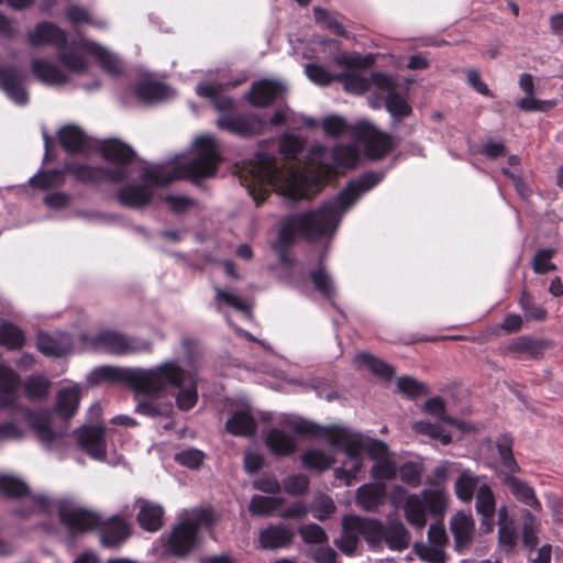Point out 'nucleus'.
I'll use <instances>...</instances> for the list:
<instances>
[{"mask_svg":"<svg viewBox=\"0 0 563 563\" xmlns=\"http://www.w3.org/2000/svg\"><path fill=\"white\" fill-rule=\"evenodd\" d=\"M87 382L125 383L134 391L135 412L152 419L172 418L174 407L166 397L170 388L177 390L175 402L180 411H189L199 399L198 372L191 364L184 367L179 357L146 368L98 366L87 375Z\"/></svg>","mask_w":563,"mask_h":563,"instance_id":"1","label":"nucleus"},{"mask_svg":"<svg viewBox=\"0 0 563 563\" xmlns=\"http://www.w3.org/2000/svg\"><path fill=\"white\" fill-rule=\"evenodd\" d=\"M390 165L379 170H366L353 178L333 197L322 201L317 209L292 213L280 224L277 239L272 244L280 263L291 265L290 250L298 234L311 242L334 236L343 217L368 191L383 181Z\"/></svg>","mask_w":563,"mask_h":563,"instance_id":"2","label":"nucleus"},{"mask_svg":"<svg viewBox=\"0 0 563 563\" xmlns=\"http://www.w3.org/2000/svg\"><path fill=\"white\" fill-rule=\"evenodd\" d=\"M390 165L379 170H366L353 178L333 197L322 201L317 209L292 213L280 224L277 239L272 244L280 263L291 265L290 250L298 234L311 242L334 236L343 217L368 191L383 181Z\"/></svg>","mask_w":563,"mask_h":563,"instance_id":"3","label":"nucleus"},{"mask_svg":"<svg viewBox=\"0 0 563 563\" xmlns=\"http://www.w3.org/2000/svg\"><path fill=\"white\" fill-rule=\"evenodd\" d=\"M196 152L189 158L175 154L163 163H145L141 168V184L122 186L117 194L119 202L128 208L140 209L153 198V189L166 186L178 179H190L198 184L212 177L220 162L217 140L211 135H200L194 141Z\"/></svg>","mask_w":563,"mask_h":563,"instance_id":"4","label":"nucleus"},{"mask_svg":"<svg viewBox=\"0 0 563 563\" xmlns=\"http://www.w3.org/2000/svg\"><path fill=\"white\" fill-rule=\"evenodd\" d=\"M55 511H57L60 523L66 527L71 536L98 529L100 542L106 548H117L130 536V527L119 516H113L104 521L96 512L76 505H58L54 499L49 498L45 494L37 493V527L49 532V525L40 521V516Z\"/></svg>","mask_w":563,"mask_h":563,"instance_id":"5","label":"nucleus"},{"mask_svg":"<svg viewBox=\"0 0 563 563\" xmlns=\"http://www.w3.org/2000/svg\"><path fill=\"white\" fill-rule=\"evenodd\" d=\"M99 151L113 166H91L86 163L66 162L65 169L77 181L98 188L103 184H121L132 177L139 162L135 151L118 139L101 140Z\"/></svg>","mask_w":563,"mask_h":563,"instance_id":"6","label":"nucleus"},{"mask_svg":"<svg viewBox=\"0 0 563 563\" xmlns=\"http://www.w3.org/2000/svg\"><path fill=\"white\" fill-rule=\"evenodd\" d=\"M80 399V387L74 384L58 390L53 408H37V442L58 459L66 451L69 421L77 413Z\"/></svg>","mask_w":563,"mask_h":563,"instance_id":"7","label":"nucleus"},{"mask_svg":"<svg viewBox=\"0 0 563 563\" xmlns=\"http://www.w3.org/2000/svg\"><path fill=\"white\" fill-rule=\"evenodd\" d=\"M86 55L93 56L99 67L108 75L118 77L123 74L124 63L118 54L86 38L73 41L70 46L60 54V64L69 73L84 74L88 69Z\"/></svg>","mask_w":563,"mask_h":563,"instance_id":"8","label":"nucleus"},{"mask_svg":"<svg viewBox=\"0 0 563 563\" xmlns=\"http://www.w3.org/2000/svg\"><path fill=\"white\" fill-rule=\"evenodd\" d=\"M253 178L282 196L296 201L305 197L299 175L286 172L279 166L276 157L267 152H257L251 170Z\"/></svg>","mask_w":563,"mask_h":563,"instance_id":"9","label":"nucleus"},{"mask_svg":"<svg viewBox=\"0 0 563 563\" xmlns=\"http://www.w3.org/2000/svg\"><path fill=\"white\" fill-rule=\"evenodd\" d=\"M214 522V514L210 508H194L176 525L168 536V551L179 558L187 556L197 545L198 533Z\"/></svg>","mask_w":563,"mask_h":563,"instance_id":"10","label":"nucleus"},{"mask_svg":"<svg viewBox=\"0 0 563 563\" xmlns=\"http://www.w3.org/2000/svg\"><path fill=\"white\" fill-rule=\"evenodd\" d=\"M331 445L341 450L346 456V461L341 466L334 468V477L343 481L346 485H351L363 467V455L361 453V450H363L362 433L338 434L332 438Z\"/></svg>","mask_w":563,"mask_h":563,"instance_id":"11","label":"nucleus"},{"mask_svg":"<svg viewBox=\"0 0 563 563\" xmlns=\"http://www.w3.org/2000/svg\"><path fill=\"white\" fill-rule=\"evenodd\" d=\"M22 379L20 375L9 365L0 367V407L15 411L24 424L35 430V411L18 405Z\"/></svg>","mask_w":563,"mask_h":563,"instance_id":"12","label":"nucleus"},{"mask_svg":"<svg viewBox=\"0 0 563 563\" xmlns=\"http://www.w3.org/2000/svg\"><path fill=\"white\" fill-rule=\"evenodd\" d=\"M92 345L113 355H128L152 351V342L147 339L126 335L119 331L103 330L92 338Z\"/></svg>","mask_w":563,"mask_h":563,"instance_id":"13","label":"nucleus"},{"mask_svg":"<svg viewBox=\"0 0 563 563\" xmlns=\"http://www.w3.org/2000/svg\"><path fill=\"white\" fill-rule=\"evenodd\" d=\"M76 441L81 451L95 461L118 465L123 460L121 455L107 460L104 429L100 426L82 424L76 430Z\"/></svg>","mask_w":563,"mask_h":563,"instance_id":"14","label":"nucleus"},{"mask_svg":"<svg viewBox=\"0 0 563 563\" xmlns=\"http://www.w3.org/2000/svg\"><path fill=\"white\" fill-rule=\"evenodd\" d=\"M352 132L356 139L364 142V153L369 159H380L393 148L390 136L380 133L367 120H358L353 124Z\"/></svg>","mask_w":563,"mask_h":563,"instance_id":"15","label":"nucleus"},{"mask_svg":"<svg viewBox=\"0 0 563 563\" xmlns=\"http://www.w3.org/2000/svg\"><path fill=\"white\" fill-rule=\"evenodd\" d=\"M219 129L230 132L242 139H249L258 134L264 125V121L256 114L245 113H224L217 120Z\"/></svg>","mask_w":563,"mask_h":563,"instance_id":"16","label":"nucleus"},{"mask_svg":"<svg viewBox=\"0 0 563 563\" xmlns=\"http://www.w3.org/2000/svg\"><path fill=\"white\" fill-rule=\"evenodd\" d=\"M25 82L26 73L21 66L0 65V88L19 106H24L29 102Z\"/></svg>","mask_w":563,"mask_h":563,"instance_id":"17","label":"nucleus"},{"mask_svg":"<svg viewBox=\"0 0 563 563\" xmlns=\"http://www.w3.org/2000/svg\"><path fill=\"white\" fill-rule=\"evenodd\" d=\"M74 345L70 333L59 330L38 331L37 351L48 357H63L67 355Z\"/></svg>","mask_w":563,"mask_h":563,"instance_id":"18","label":"nucleus"},{"mask_svg":"<svg viewBox=\"0 0 563 563\" xmlns=\"http://www.w3.org/2000/svg\"><path fill=\"white\" fill-rule=\"evenodd\" d=\"M384 106L390 115V128L393 131L404 135H409L413 132V125L401 128L402 121L411 115L412 108L398 91H389L384 97Z\"/></svg>","mask_w":563,"mask_h":563,"instance_id":"19","label":"nucleus"},{"mask_svg":"<svg viewBox=\"0 0 563 563\" xmlns=\"http://www.w3.org/2000/svg\"><path fill=\"white\" fill-rule=\"evenodd\" d=\"M501 483L505 485L514 498L520 504L528 507L531 512H541L542 504L539 500L534 488L525 479L514 474H503Z\"/></svg>","mask_w":563,"mask_h":563,"instance_id":"20","label":"nucleus"},{"mask_svg":"<svg viewBox=\"0 0 563 563\" xmlns=\"http://www.w3.org/2000/svg\"><path fill=\"white\" fill-rule=\"evenodd\" d=\"M295 538V532L285 523H271L258 533L260 548L278 550L288 548Z\"/></svg>","mask_w":563,"mask_h":563,"instance_id":"21","label":"nucleus"},{"mask_svg":"<svg viewBox=\"0 0 563 563\" xmlns=\"http://www.w3.org/2000/svg\"><path fill=\"white\" fill-rule=\"evenodd\" d=\"M285 91L286 86L282 81L262 79L252 85L249 101L254 107H267Z\"/></svg>","mask_w":563,"mask_h":563,"instance_id":"22","label":"nucleus"},{"mask_svg":"<svg viewBox=\"0 0 563 563\" xmlns=\"http://www.w3.org/2000/svg\"><path fill=\"white\" fill-rule=\"evenodd\" d=\"M375 528L378 537L384 539L389 549L401 551L408 548L410 536L402 522L389 521L387 526H383L379 521H376Z\"/></svg>","mask_w":563,"mask_h":563,"instance_id":"23","label":"nucleus"},{"mask_svg":"<svg viewBox=\"0 0 563 563\" xmlns=\"http://www.w3.org/2000/svg\"><path fill=\"white\" fill-rule=\"evenodd\" d=\"M309 278L313 285L314 290L318 291L323 298L329 300L332 307L335 308L344 318L343 311L334 301L336 296V287L331 274L322 264V257L320 258L319 266L310 271Z\"/></svg>","mask_w":563,"mask_h":563,"instance_id":"24","label":"nucleus"},{"mask_svg":"<svg viewBox=\"0 0 563 563\" xmlns=\"http://www.w3.org/2000/svg\"><path fill=\"white\" fill-rule=\"evenodd\" d=\"M42 44L54 45L57 48V60L60 63V54L71 44L67 43L64 30L52 22H37V48Z\"/></svg>","mask_w":563,"mask_h":563,"instance_id":"25","label":"nucleus"},{"mask_svg":"<svg viewBox=\"0 0 563 563\" xmlns=\"http://www.w3.org/2000/svg\"><path fill=\"white\" fill-rule=\"evenodd\" d=\"M485 476L476 475L470 468H464L454 482V492L459 500L470 504L482 486Z\"/></svg>","mask_w":563,"mask_h":563,"instance_id":"26","label":"nucleus"},{"mask_svg":"<svg viewBox=\"0 0 563 563\" xmlns=\"http://www.w3.org/2000/svg\"><path fill=\"white\" fill-rule=\"evenodd\" d=\"M265 444L276 456H289L297 449L295 437L278 428H273L267 432Z\"/></svg>","mask_w":563,"mask_h":563,"instance_id":"27","label":"nucleus"},{"mask_svg":"<svg viewBox=\"0 0 563 563\" xmlns=\"http://www.w3.org/2000/svg\"><path fill=\"white\" fill-rule=\"evenodd\" d=\"M133 91L136 98L146 103L166 100L170 88L158 81H140L134 85Z\"/></svg>","mask_w":563,"mask_h":563,"instance_id":"28","label":"nucleus"},{"mask_svg":"<svg viewBox=\"0 0 563 563\" xmlns=\"http://www.w3.org/2000/svg\"><path fill=\"white\" fill-rule=\"evenodd\" d=\"M196 93L199 97L209 99L214 109L221 114L233 113L234 100L229 96L221 95L217 87L207 82H200L196 86Z\"/></svg>","mask_w":563,"mask_h":563,"instance_id":"29","label":"nucleus"},{"mask_svg":"<svg viewBox=\"0 0 563 563\" xmlns=\"http://www.w3.org/2000/svg\"><path fill=\"white\" fill-rule=\"evenodd\" d=\"M225 430L233 435L251 437L256 431V421L250 412L238 410L225 422Z\"/></svg>","mask_w":563,"mask_h":563,"instance_id":"30","label":"nucleus"},{"mask_svg":"<svg viewBox=\"0 0 563 563\" xmlns=\"http://www.w3.org/2000/svg\"><path fill=\"white\" fill-rule=\"evenodd\" d=\"M406 520L417 529L424 528L427 523V508L418 494H409L404 505Z\"/></svg>","mask_w":563,"mask_h":563,"instance_id":"31","label":"nucleus"},{"mask_svg":"<svg viewBox=\"0 0 563 563\" xmlns=\"http://www.w3.org/2000/svg\"><path fill=\"white\" fill-rule=\"evenodd\" d=\"M68 80L67 74L55 64L37 57V81L49 87H60Z\"/></svg>","mask_w":563,"mask_h":563,"instance_id":"32","label":"nucleus"},{"mask_svg":"<svg viewBox=\"0 0 563 563\" xmlns=\"http://www.w3.org/2000/svg\"><path fill=\"white\" fill-rule=\"evenodd\" d=\"M59 143L68 153H79L86 148V135L75 125H66L57 132Z\"/></svg>","mask_w":563,"mask_h":563,"instance_id":"33","label":"nucleus"},{"mask_svg":"<svg viewBox=\"0 0 563 563\" xmlns=\"http://www.w3.org/2000/svg\"><path fill=\"white\" fill-rule=\"evenodd\" d=\"M214 291L218 311H222V308L227 306L243 313L247 319L252 318L251 306L242 297L231 290H224L218 286L214 287Z\"/></svg>","mask_w":563,"mask_h":563,"instance_id":"34","label":"nucleus"},{"mask_svg":"<svg viewBox=\"0 0 563 563\" xmlns=\"http://www.w3.org/2000/svg\"><path fill=\"white\" fill-rule=\"evenodd\" d=\"M346 91L362 95L371 90V74L366 75L358 69H347L338 75Z\"/></svg>","mask_w":563,"mask_h":563,"instance_id":"35","label":"nucleus"},{"mask_svg":"<svg viewBox=\"0 0 563 563\" xmlns=\"http://www.w3.org/2000/svg\"><path fill=\"white\" fill-rule=\"evenodd\" d=\"M164 509L158 504L145 503L137 514L139 525L146 531L155 532L163 525Z\"/></svg>","mask_w":563,"mask_h":563,"instance_id":"36","label":"nucleus"},{"mask_svg":"<svg viewBox=\"0 0 563 563\" xmlns=\"http://www.w3.org/2000/svg\"><path fill=\"white\" fill-rule=\"evenodd\" d=\"M512 444V437L508 433L500 434L496 441V449L500 459V463L507 470L505 474H515L521 471L518 462L514 456Z\"/></svg>","mask_w":563,"mask_h":563,"instance_id":"37","label":"nucleus"},{"mask_svg":"<svg viewBox=\"0 0 563 563\" xmlns=\"http://www.w3.org/2000/svg\"><path fill=\"white\" fill-rule=\"evenodd\" d=\"M451 531L455 548L460 551L461 548L466 547L472 541L474 527L466 516L461 515L452 519Z\"/></svg>","mask_w":563,"mask_h":563,"instance_id":"38","label":"nucleus"},{"mask_svg":"<svg viewBox=\"0 0 563 563\" xmlns=\"http://www.w3.org/2000/svg\"><path fill=\"white\" fill-rule=\"evenodd\" d=\"M521 521H522V527H521L522 543H523L525 548L532 551L538 547V543H539L538 520L530 510L525 509L521 511Z\"/></svg>","mask_w":563,"mask_h":563,"instance_id":"39","label":"nucleus"},{"mask_svg":"<svg viewBox=\"0 0 563 563\" xmlns=\"http://www.w3.org/2000/svg\"><path fill=\"white\" fill-rule=\"evenodd\" d=\"M354 363L360 367L368 368L373 374L389 379L394 375V368L369 353H358L354 357Z\"/></svg>","mask_w":563,"mask_h":563,"instance_id":"40","label":"nucleus"},{"mask_svg":"<svg viewBox=\"0 0 563 563\" xmlns=\"http://www.w3.org/2000/svg\"><path fill=\"white\" fill-rule=\"evenodd\" d=\"M544 347V341L528 335H521L508 345V351L527 354L532 358H537L542 354Z\"/></svg>","mask_w":563,"mask_h":563,"instance_id":"41","label":"nucleus"},{"mask_svg":"<svg viewBox=\"0 0 563 563\" xmlns=\"http://www.w3.org/2000/svg\"><path fill=\"white\" fill-rule=\"evenodd\" d=\"M426 505L427 511L433 516H442L448 506V498L440 488L423 489L419 494Z\"/></svg>","mask_w":563,"mask_h":563,"instance_id":"42","label":"nucleus"},{"mask_svg":"<svg viewBox=\"0 0 563 563\" xmlns=\"http://www.w3.org/2000/svg\"><path fill=\"white\" fill-rule=\"evenodd\" d=\"M301 463L307 470L322 473L332 466L334 459L322 450L312 449L301 455Z\"/></svg>","mask_w":563,"mask_h":563,"instance_id":"43","label":"nucleus"},{"mask_svg":"<svg viewBox=\"0 0 563 563\" xmlns=\"http://www.w3.org/2000/svg\"><path fill=\"white\" fill-rule=\"evenodd\" d=\"M283 505L280 497L254 495L250 501L249 510L253 516L267 517L273 515Z\"/></svg>","mask_w":563,"mask_h":563,"instance_id":"44","label":"nucleus"},{"mask_svg":"<svg viewBox=\"0 0 563 563\" xmlns=\"http://www.w3.org/2000/svg\"><path fill=\"white\" fill-rule=\"evenodd\" d=\"M25 336L23 331L11 322L0 324V345L8 350H19L24 345Z\"/></svg>","mask_w":563,"mask_h":563,"instance_id":"45","label":"nucleus"},{"mask_svg":"<svg viewBox=\"0 0 563 563\" xmlns=\"http://www.w3.org/2000/svg\"><path fill=\"white\" fill-rule=\"evenodd\" d=\"M306 141L297 134L284 132L278 140L279 153L286 158H297L303 151Z\"/></svg>","mask_w":563,"mask_h":563,"instance_id":"46","label":"nucleus"},{"mask_svg":"<svg viewBox=\"0 0 563 563\" xmlns=\"http://www.w3.org/2000/svg\"><path fill=\"white\" fill-rule=\"evenodd\" d=\"M333 165L339 168H353L358 162V152L353 145L339 144L331 151Z\"/></svg>","mask_w":563,"mask_h":563,"instance_id":"47","label":"nucleus"},{"mask_svg":"<svg viewBox=\"0 0 563 563\" xmlns=\"http://www.w3.org/2000/svg\"><path fill=\"white\" fill-rule=\"evenodd\" d=\"M518 305L527 321H544L548 317V311L538 305L533 296L527 290H522Z\"/></svg>","mask_w":563,"mask_h":563,"instance_id":"48","label":"nucleus"},{"mask_svg":"<svg viewBox=\"0 0 563 563\" xmlns=\"http://www.w3.org/2000/svg\"><path fill=\"white\" fill-rule=\"evenodd\" d=\"M383 493L372 485H363L356 490V501L365 510H375L383 503Z\"/></svg>","mask_w":563,"mask_h":563,"instance_id":"49","label":"nucleus"},{"mask_svg":"<svg viewBox=\"0 0 563 563\" xmlns=\"http://www.w3.org/2000/svg\"><path fill=\"white\" fill-rule=\"evenodd\" d=\"M30 489L27 485L12 476V475H0V495L8 498H20L29 494Z\"/></svg>","mask_w":563,"mask_h":563,"instance_id":"50","label":"nucleus"},{"mask_svg":"<svg viewBox=\"0 0 563 563\" xmlns=\"http://www.w3.org/2000/svg\"><path fill=\"white\" fill-rule=\"evenodd\" d=\"M474 498L477 514H496V498L489 484L482 483Z\"/></svg>","mask_w":563,"mask_h":563,"instance_id":"51","label":"nucleus"},{"mask_svg":"<svg viewBox=\"0 0 563 563\" xmlns=\"http://www.w3.org/2000/svg\"><path fill=\"white\" fill-rule=\"evenodd\" d=\"M313 16L316 22L322 27L331 31L338 36L344 35V26L338 21L334 12L328 11L321 7H314Z\"/></svg>","mask_w":563,"mask_h":563,"instance_id":"52","label":"nucleus"},{"mask_svg":"<svg viewBox=\"0 0 563 563\" xmlns=\"http://www.w3.org/2000/svg\"><path fill=\"white\" fill-rule=\"evenodd\" d=\"M292 430L299 434H307L311 437H322L330 434L334 430H340L336 424L320 426L316 422L300 419L291 426Z\"/></svg>","mask_w":563,"mask_h":563,"instance_id":"53","label":"nucleus"},{"mask_svg":"<svg viewBox=\"0 0 563 563\" xmlns=\"http://www.w3.org/2000/svg\"><path fill=\"white\" fill-rule=\"evenodd\" d=\"M413 430L423 435H428L431 439L440 440L442 444L448 445L452 441V437L449 432L444 431L438 423L430 421H417L413 424Z\"/></svg>","mask_w":563,"mask_h":563,"instance_id":"54","label":"nucleus"},{"mask_svg":"<svg viewBox=\"0 0 563 563\" xmlns=\"http://www.w3.org/2000/svg\"><path fill=\"white\" fill-rule=\"evenodd\" d=\"M68 174L65 166L60 169L44 170L37 168V189L59 187L65 183V175Z\"/></svg>","mask_w":563,"mask_h":563,"instance_id":"55","label":"nucleus"},{"mask_svg":"<svg viewBox=\"0 0 563 563\" xmlns=\"http://www.w3.org/2000/svg\"><path fill=\"white\" fill-rule=\"evenodd\" d=\"M416 554L428 563H445L444 548L427 542L415 543Z\"/></svg>","mask_w":563,"mask_h":563,"instance_id":"56","label":"nucleus"},{"mask_svg":"<svg viewBox=\"0 0 563 563\" xmlns=\"http://www.w3.org/2000/svg\"><path fill=\"white\" fill-rule=\"evenodd\" d=\"M397 390L411 399L429 393L426 384L408 376H402L397 379Z\"/></svg>","mask_w":563,"mask_h":563,"instance_id":"57","label":"nucleus"},{"mask_svg":"<svg viewBox=\"0 0 563 563\" xmlns=\"http://www.w3.org/2000/svg\"><path fill=\"white\" fill-rule=\"evenodd\" d=\"M322 130L327 136L339 137L345 131L351 130L352 126L347 124L343 117L338 114L327 115L321 123Z\"/></svg>","mask_w":563,"mask_h":563,"instance_id":"58","label":"nucleus"},{"mask_svg":"<svg viewBox=\"0 0 563 563\" xmlns=\"http://www.w3.org/2000/svg\"><path fill=\"white\" fill-rule=\"evenodd\" d=\"M175 462L191 470H197L205 460V453L195 448H187L177 452L174 456Z\"/></svg>","mask_w":563,"mask_h":563,"instance_id":"59","label":"nucleus"},{"mask_svg":"<svg viewBox=\"0 0 563 563\" xmlns=\"http://www.w3.org/2000/svg\"><path fill=\"white\" fill-rule=\"evenodd\" d=\"M302 541L307 544H322L328 541V536L318 523L303 525L298 530Z\"/></svg>","mask_w":563,"mask_h":563,"instance_id":"60","label":"nucleus"},{"mask_svg":"<svg viewBox=\"0 0 563 563\" xmlns=\"http://www.w3.org/2000/svg\"><path fill=\"white\" fill-rule=\"evenodd\" d=\"M424 410L428 413L435 416L442 422H446L452 426H459L457 419L452 418L445 413V404L443 399L439 396L429 398L424 402Z\"/></svg>","mask_w":563,"mask_h":563,"instance_id":"61","label":"nucleus"},{"mask_svg":"<svg viewBox=\"0 0 563 563\" xmlns=\"http://www.w3.org/2000/svg\"><path fill=\"white\" fill-rule=\"evenodd\" d=\"M305 73L312 82L320 86H328L338 79V76L332 75L325 68L317 64H307Z\"/></svg>","mask_w":563,"mask_h":563,"instance_id":"62","label":"nucleus"},{"mask_svg":"<svg viewBox=\"0 0 563 563\" xmlns=\"http://www.w3.org/2000/svg\"><path fill=\"white\" fill-rule=\"evenodd\" d=\"M285 492L292 496L305 494L309 488V481L302 474L289 475L283 479Z\"/></svg>","mask_w":563,"mask_h":563,"instance_id":"63","label":"nucleus"},{"mask_svg":"<svg viewBox=\"0 0 563 563\" xmlns=\"http://www.w3.org/2000/svg\"><path fill=\"white\" fill-rule=\"evenodd\" d=\"M553 106L554 101L536 99L533 95H526L517 102V107L525 112H544Z\"/></svg>","mask_w":563,"mask_h":563,"instance_id":"64","label":"nucleus"}]
</instances>
